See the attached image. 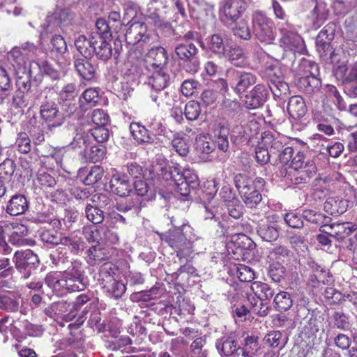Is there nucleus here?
<instances>
[{"mask_svg":"<svg viewBox=\"0 0 357 357\" xmlns=\"http://www.w3.org/2000/svg\"><path fill=\"white\" fill-rule=\"evenodd\" d=\"M149 172L151 178L174 182L176 190L184 197L188 196L199 184L198 176L192 169L185 168L181 171L178 165L169 164L162 159L154 163Z\"/></svg>","mask_w":357,"mask_h":357,"instance_id":"nucleus-1","label":"nucleus"},{"mask_svg":"<svg viewBox=\"0 0 357 357\" xmlns=\"http://www.w3.org/2000/svg\"><path fill=\"white\" fill-rule=\"evenodd\" d=\"M192 232L189 225H183L181 227L170 229L164 234L162 239L166 241L176 252L177 257L182 258L189 256L193 251V238L187 236Z\"/></svg>","mask_w":357,"mask_h":357,"instance_id":"nucleus-2","label":"nucleus"},{"mask_svg":"<svg viewBox=\"0 0 357 357\" xmlns=\"http://www.w3.org/2000/svg\"><path fill=\"white\" fill-rule=\"evenodd\" d=\"M48 287L57 294H63L64 291L68 292L82 291L86 288L84 278L68 276L59 273H50L45 279Z\"/></svg>","mask_w":357,"mask_h":357,"instance_id":"nucleus-3","label":"nucleus"},{"mask_svg":"<svg viewBox=\"0 0 357 357\" xmlns=\"http://www.w3.org/2000/svg\"><path fill=\"white\" fill-rule=\"evenodd\" d=\"M174 53L179 63L188 73L197 72L199 67V50L188 40L178 43L174 47Z\"/></svg>","mask_w":357,"mask_h":357,"instance_id":"nucleus-4","label":"nucleus"},{"mask_svg":"<svg viewBox=\"0 0 357 357\" xmlns=\"http://www.w3.org/2000/svg\"><path fill=\"white\" fill-rule=\"evenodd\" d=\"M280 46L285 50L295 53L304 54L306 51L304 40L297 33L292 30L289 24L280 27Z\"/></svg>","mask_w":357,"mask_h":357,"instance_id":"nucleus-5","label":"nucleus"},{"mask_svg":"<svg viewBox=\"0 0 357 357\" xmlns=\"http://www.w3.org/2000/svg\"><path fill=\"white\" fill-rule=\"evenodd\" d=\"M245 10L243 0H225L220 3L219 17L225 24L229 25L242 19Z\"/></svg>","mask_w":357,"mask_h":357,"instance_id":"nucleus-6","label":"nucleus"},{"mask_svg":"<svg viewBox=\"0 0 357 357\" xmlns=\"http://www.w3.org/2000/svg\"><path fill=\"white\" fill-rule=\"evenodd\" d=\"M125 38L128 44L135 46L137 48H143L145 45H150L153 43V38L147 33V27L144 23L135 22L130 25L125 34Z\"/></svg>","mask_w":357,"mask_h":357,"instance_id":"nucleus-7","label":"nucleus"},{"mask_svg":"<svg viewBox=\"0 0 357 357\" xmlns=\"http://www.w3.org/2000/svg\"><path fill=\"white\" fill-rule=\"evenodd\" d=\"M256 38L261 43H271L275 39V35L271 22L264 14L256 12L252 18Z\"/></svg>","mask_w":357,"mask_h":357,"instance_id":"nucleus-8","label":"nucleus"},{"mask_svg":"<svg viewBox=\"0 0 357 357\" xmlns=\"http://www.w3.org/2000/svg\"><path fill=\"white\" fill-rule=\"evenodd\" d=\"M335 73L342 79L347 94L351 98L357 97V63L349 68L345 64H341L337 68Z\"/></svg>","mask_w":357,"mask_h":357,"instance_id":"nucleus-9","label":"nucleus"},{"mask_svg":"<svg viewBox=\"0 0 357 357\" xmlns=\"http://www.w3.org/2000/svg\"><path fill=\"white\" fill-rule=\"evenodd\" d=\"M40 115L50 129L61 126L63 123V119L57 104L52 100L46 98L41 102Z\"/></svg>","mask_w":357,"mask_h":357,"instance_id":"nucleus-10","label":"nucleus"},{"mask_svg":"<svg viewBox=\"0 0 357 357\" xmlns=\"http://www.w3.org/2000/svg\"><path fill=\"white\" fill-rule=\"evenodd\" d=\"M227 75L231 87L237 93H244L257 82L256 76L251 73L231 69L227 71Z\"/></svg>","mask_w":357,"mask_h":357,"instance_id":"nucleus-11","label":"nucleus"},{"mask_svg":"<svg viewBox=\"0 0 357 357\" xmlns=\"http://www.w3.org/2000/svg\"><path fill=\"white\" fill-rule=\"evenodd\" d=\"M215 347L222 357H252V353L238 346L231 337H222L218 339Z\"/></svg>","mask_w":357,"mask_h":357,"instance_id":"nucleus-12","label":"nucleus"},{"mask_svg":"<svg viewBox=\"0 0 357 357\" xmlns=\"http://www.w3.org/2000/svg\"><path fill=\"white\" fill-rule=\"evenodd\" d=\"M14 261L17 269L24 272V278H28L39 264L37 255L31 250L16 251L14 255Z\"/></svg>","mask_w":357,"mask_h":357,"instance_id":"nucleus-13","label":"nucleus"},{"mask_svg":"<svg viewBox=\"0 0 357 357\" xmlns=\"http://www.w3.org/2000/svg\"><path fill=\"white\" fill-rule=\"evenodd\" d=\"M204 188H206V190L203 192V198L208 202V204L204 206L206 213L205 219H213L219 227H222L219 217V215H221V213L219 211V207L215 206L213 203L211 202L218 191L215 182L213 181H207L204 185Z\"/></svg>","mask_w":357,"mask_h":357,"instance_id":"nucleus-14","label":"nucleus"},{"mask_svg":"<svg viewBox=\"0 0 357 357\" xmlns=\"http://www.w3.org/2000/svg\"><path fill=\"white\" fill-rule=\"evenodd\" d=\"M280 227L275 216H269L261 220L257 227L259 236L266 241H273L279 236Z\"/></svg>","mask_w":357,"mask_h":357,"instance_id":"nucleus-15","label":"nucleus"},{"mask_svg":"<svg viewBox=\"0 0 357 357\" xmlns=\"http://www.w3.org/2000/svg\"><path fill=\"white\" fill-rule=\"evenodd\" d=\"M234 182L241 197L245 196L249 191L260 189L265 183L262 178H252L243 174H236L234 178Z\"/></svg>","mask_w":357,"mask_h":357,"instance_id":"nucleus-16","label":"nucleus"},{"mask_svg":"<svg viewBox=\"0 0 357 357\" xmlns=\"http://www.w3.org/2000/svg\"><path fill=\"white\" fill-rule=\"evenodd\" d=\"M168 59V54L165 48L160 46L152 47L146 55L147 68L149 70L165 69Z\"/></svg>","mask_w":357,"mask_h":357,"instance_id":"nucleus-17","label":"nucleus"},{"mask_svg":"<svg viewBox=\"0 0 357 357\" xmlns=\"http://www.w3.org/2000/svg\"><path fill=\"white\" fill-rule=\"evenodd\" d=\"M268 90L264 84H257L245 96V105L248 109H253L260 107L266 101Z\"/></svg>","mask_w":357,"mask_h":357,"instance_id":"nucleus-18","label":"nucleus"},{"mask_svg":"<svg viewBox=\"0 0 357 357\" xmlns=\"http://www.w3.org/2000/svg\"><path fill=\"white\" fill-rule=\"evenodd\" d=\"M215 144L206 135H200L196 138L195 153L200 161L208 162L213 159L212 153L215 149Z\"/></svg>","mask_w":357,"mask_h":357,"instance_id":"nucleus-19","label":"nucleus"},{"mask_svg":"<svg viewBox=\"0 0 357 357\" xmlns=\"http://www.w3.org/2000/svg\"><path fill=\"white\" fill-rule=\"evenodd\" d=\"M356 229V227L354 225L349 222H344L333 223L331 225L328 224L327 226H326L321 231L338 241H344Z\"/></svg>","mask_w":357,"mask_h":357,"instance_id":"nucleus-20","label":"nucleus"},{"mask_svg":"<svg viewBox=\"0 0 357 357\" xmlns=\"http://www.w3.org/2000/svg\"><path fill=\"white\" fill-rule=\"evenodd\" d=\"M29 206L26 197L23 195L16 194L8 200L6 212L10 215L17 216L25 213Z\"/></svg>","mask_w":357,"mask_h":357,"instance_id":"nucleus-21","label":"nucleus"},{"mask_svg":"<svg viewBox=\"0 0 357 357\" xmlns=\"http://www.w3.org/2000/svg\"><path fill=\"white\" fill-rule=\"evenodd\" d=\"M282 139L283 137L280 135H277V136H275L268 131L264 132L261 135V144L268 148L273 160L284 148Z\"/></svg>","mask_w":357,"mask_h":357,"instance_id":"nucleus-22","label":"nucleus"},{"mask_svg":"<svg viewBox=\"0 0 357 357\" xmlns=\"http://www.w3.org/2000/svg\"><path fill=\"white\" fill-rule=\"evenodd\" d=\"M97 38V35H90L89 37L80 35L75 39V45L83 57H91L94 55Z\"/></svg>","mask_w":357,"mask_h":357,"instance_id":"nucleus-23","label":"nucleus"},{"mask_svg":"<svg viewBox=\"0 0 357 357\" xmlns=\"http://www.w3.org/2000/svg\"><path fill=\"white\" fill-rule=\"evenodd\" d=\"M152 71L153 73L148 82L152 90L165 89L171 82V76L168 70L165 68Z\"/></svg>","mask_w":357,"mask_h":357,"instance_id":"nucleus-24","label":"nucleus"},{"mask_svg":"<svg viewBox=\"0 0 357 357\" xmlns=\"http://www.w3.org/2000/svg\"><path fill=\"white\" fill-rule=\"evenodd\" d=\"M74 66L77 73L83 79L91 80L94 78L96 67L88 59V57L75 58Z\"/></svg>","mask_w":357,"mask_h":357,"instance_id":"nucleus-25","label":"nucleus"},{"mask_svg":"<svg viewBox=\"0 0 357 357\" xmlns=\"http://www.w3.org/2000/svg\"><path fill=\"white\" fill-rule=\"evenodd\" d=\"M131 135L139 145L150 144L153 142V136L149 130L139 123L132 122L130 125Z\"/></svg>","mask_w":357,"mask_h":357,"instance_id":"nucleus-26","label":"nucleus"},{"mask_svg":"<svg viewBox=\"0 0 357 357\" xmlns=\"http://www.w3.org/2000/svg\"><path fill=\"white\" fill-rule=\"evenodd\" d=\"M110 188L112 192L120 196L126 197L130 195L131 186L125 176L114 174L110 180Z\"/></svg>","mask_w":357,"mask_h":357,"instance_id":"nucleus-27","label":"nucleus"},{"mask_svg":"<svg viewBox=\"0 0 357 357\" xmlns=\"http://www.w3.org/2000/svg\"><path fill=\"white\" fill-rule=\"evenodd\" d=\"M348 206V200L338 197H329L324 203V210L332 215L342 214Z\"/></svg>","mask_w":357,"mask_h":357,"instance_id":"nucleus-28","label":"nucleus"},{"mask_svg":"<svg viewBox=\"0 0 357 357\" xmlns=\"http://www.w3.org/2000/svg\"><path fill=\"white\" fill-rule=\"evenodd\" d=\"M287 110L294 119L303 117L307 112V107L303 98L300 96H292L289 100Z\"/></svg>","mask_w":357,"mask_h":357,"instance_id":"nucleus-29","label":"nucleus"},{"mask_svg":"<svg viewBox=\"0 0 357 357\" xmlns=\"http://www.w3.org/2000/svg\"><path fill=\"white\" fill-rule=\"evenodd\" d=\"M318 76L300 77L297 83L298 87L301 91L307 94L318 91L321 86V80Z\"/></svg>","mask_w":357,"mask_h":357,"instance_id":"nucleus-30","label":"nucleus"},{"mask_svg":"<svg viewBox=\"0 0 357 357\" xmlns=\"http://www.w3.org/2000/svg\"><path fill=\"white\" fill-rule=\"evenodd\" d=\"M233 34L238 38L248 40L251 38V31L248 22L245 19H241L229 25Z\"/></svg>","mask_w":357,"mask_h":357,"instance_id":"nucleus-31","label":"nucleus"},{"mask_svg":"<svg viewBox=\"0 0 357 357\" xmlns=\"http://www.w3.org/2000/svg\"><path fill=\"white\" fill-rule=\"evenodd\" d=\"M295 70L298 79H299L300 77L319 75L318 65L315 62L306 59H302L300 61Z\"/></svg>","mask_w":357,"mask_h":357,"instance_id":"nucleus-32","label":"nucleus"},{"mask_svg":"<svg viewBox=\"0 0 357 357\" xmlns=\"http://www.w3.org/2000/svg\"><path fill=\"white\" fill-rule=\"evenodd\" d=\"M316 167L314 164H310L306 167L299 169V170H290L289 175L291 176V180L296 184L306 183L315 174Z\"/></svg>","mask_w":357,"mask_h":357,"instance_id":"nucleus-33","label":"nucleus"},{"mask_svg":"<svg viewBox=\"0 0 357 357\" xmlns=\"http://www.w3.org/2000/svg\"><path fill=\"white\" fill-rule=\"evenodd\" d=\"M229 128L226 124L220 123L214 130V144L223 151H226L229 148Z\"/></svg>","mask_w":357,"mask_h":357,"instance_id":"nucleus-34","label":"nucleus"},{"mask_svg":"<svg viewBox=\"0 0 357 357\" xmlns=\"http://www.w3.org/2000/svg\"><path fill=\"white\" fill-rule=\"evenodd\" d=\"M303 218L312 224L320 226L322 230L327 226L330 218L312 209H306L303 212Z\"/></svg>","mask_w":357,"mask_h":357,"instance_id":"nucleus-35","label":"nucleus"},{"mask_svg":"<svg viewBox=\"0 0 357 357\" xmlns=\"http://www.w3.org/2000/svg\"><path fill=\"white\" fill-rule=\"evenodd\" d=\"M107 254L100 244L91 246L87 250L86 261L91 266H94L107 259Z\"/></svg>","mask_w":357,"mask_h":357,"instance_id":"nucleus-36","label":"nucleus"},{"mask_svg":"<svg viewBox=\"0 0 357 357\" xmlns=\"http://www.w3.org/2000/svg\"><path fill=\"white\" fill-rule=\"evenodd\" d=\"M97 43L94 47V54H96L98 59L106 61L112 56V46L106 41V38H102L99 35H97Z\"/></svg>","mask_w":357,"mask_h":357,"instance_id":"nucleus-37","label":"nucleus"},{"mask_svg":"<svg viewBox=\"0 0 357 357\" xmlns=\"http://www.w3.org/2000/svg\"><path fill=\"white\" fill-rule=\"evenodd\" d=\"M250 289L255 294L256 298L261 300H267L273 297L274 291L266 283L256 281L251 284Z\"/></svg>","mask_w":357,"mask_h":357,"instance_id":"nucleus-38","label":"nucleus"},{"mask_svg":"<svg viewBox=\"0 0 357 357\" xmlns=\"http://www.w3.org/2000/svg\"><path fill=\"white\" fill-rule=\"evenodd\" d=\"M228 58L231 63L236 67H245L248 65L247 56L243 48L235 46L231 47Z\"/></svg>","mask_w":357,"mask_h":357,"instance_id":"nucleus-39","label":"nucleus"},{"mask_svg":"<svg viewBox=\"0 0 357 357\" xmlns=\"http://www.w3.org/2000/svg\"><path fill=\"white\" fill-rule=\"evenodd\" d=\"M26 56L24 54L20 46L15 47L8 53V60L12 63V65L15 70H21L22 68H26Z\"/></svg>","mask_w":357,"mask_h":357,"instance_id":"nucleus-40","label":"nucleus"},{"mask_svg":"<svg viewBox=\"0 0 357 357\" xmlns=\"http://www.w3.org/2000/svg\"><path fill=\"white\" fill-rule=\"evenodd\" d=\"M79 89L75 83L65 84L59 92L60 102L75 101L79 95Z\"/></svg>","mask_w":357,"mask_h":357,"instance_id":"nucleus-41","label":"nucleus"},{"mask_svg":"<svg viewBox=\"0 0 357 357\" xmlns=\"http://www.w3.org/2000/svg\"><path fill=\"white\" fill-rule=\"evenodd\" d=\"M273 303L278 311H287L292 306L293 301L289 293L280 291L275 295Z\"/></svg>","mask_w":357,"mask_h":357,"instance_id":"nucleus-42","label":"nucleus"},{"mask_svg":"<svg viewBox=\"0 0 357 357\" xmlns=\"http://www.w3.org/2000/svg\"><path fill=\"white\" fill-rule=\"evenodd\" d=\"M107 296L118 299L121 298L126 292V284L121 281L112 280L110 282L104 286Z\"/></svg>","mask_w":357,"mask_h":357,"instance_id":"nucleus-43","label":"nucleus"},{"mask_svg":"<svg viewBox=\"0 0 357 357\" xmlns=\"http://www.w3.org/2000/svg\"><path fill=\"white\" fill-rule=\"evenodd\" d=\"M16 70V86L19 91L28 92L31 86V78L27 68H22Z\"/></svg>","mask_w":357,"mask_h":357,"instance_id":"nucleus-44","label":"nucleus"},{"mask_svg":"<svg viewBox=\"0 0 357 357\" xmlns=\"http://www.w3.org/2000/svg\"><path fill=\"white\" fill-rule=\"evenodd\" d=\"M208 46L211 51L219 56H222L225 53L224 39L219 33L213 34L208 38Z\"/></svg>","mask_w":357,"mask_h":357,"instance_id":"nucleus-45","label":"nucleus"},{"mask_svg":"<svg viewBox=\"0 0 357 357\" xmlns=\"http://www.w3.org/2000/svg\"><path fill=\"white\" fill-rule=\"evenodd\" d=\"M51 52L56 56H63L68 51V46L64 38L60 36L55 34L51 39L50 45Z\"/></svg>","mask_w":357,"mask_h":357,"instance_id":"nucleus-46","label":"nucleus"},{"mask_svg":"<svg viewBox=\"0 0 357 357\" xmlns=\"http://www.w3.org/2000/svg\"><path fill=\"white\" fill-rule=\"evenodd\" d=\"M150 97L158 107H164L171 105L172 97L165 89L152 90Z\"/></svg>","mask_w":357,"mask_h":357,"instance_id":"nucleus-47","label":"nucleus"},{"mask_svg":"<svg viewBox=\"0 0 357 357\" xmlns=\"http://www.w3.org/2000/svg\"><path fill=\"white\" fill-rule=\"evenodd\" d=\"M142 201L139 198H129L125 203H117L116 209L123 213L133 210L135 213L138 214L142 207Z\"/></svg>","mask_w":357,"mask_h":357,"instance_id":"nucleus-48","label":"nucleus"},{"mask_svg":"<svg viewBox=\"0 0 357 357\" xmlns=\"http://www.w3.org/2000/svg\"><path fill=\"white\" fill-rule=\"evenodd\" d=\"M0 308L9 312H16L19 309V301L13 295L0 294Z\"/></svg>","mask_w":357,"mask_h":357,"instance_id":"nucleus-49","label":"nucleus"},{"mask_svg":"<svg viewBox=\"0 0 357 357\" xmlns=\"http://www.w3.org/2000/svg\"><path fill=\"white\" fill-rule=\"evenodd\" d=\"M86 218L93 224L101 223L104 220V213L102 210L91 204H87L85 208Z\"/></svg>","mask_w":357,"mask_h":357,"instance_id":"nucleus-50","label":"nucleus"},{"mask_svg":"<svg viewBox=\"0 0 357 357\" xmlns=\"http://www.w3.org/2000/svg\"><path fill=\"white\" fill-rule=\"evenodd\" d=\"M60 244L68 246L72 252L77 253L80 250H83L84 243L79 237L76 236H62Z\"/></svg>","mask_w":357,"mask_h":357,"instance_id":"nucleus-51","label":"nucleus"},{"mask_svg":"<svg viewBox=\"0 0 357 357\" xmlns=\"http://www.w3.org/2000/svg\"><path fill=\"white\" fill-rule=\"evenodd\" d=\"M103 169L98 165L93 166L83 180L86 185H91L96 183L103 176Z\"/></svg>","mask_w":357,"mask_h":357,"instance_id":"nucleus-52","label":"nucleus"},{"mask_svg":"<svg viewBox=\"0 0 357 357\" xmlns=\"http://www.w3.org/2000/svg\"><path fill=\"white\" fill-rule=\"evenodd\" d=\"M82 233L89 243L100 244L101 236H100L99 227L93 225L84 226L82 229Z\"/></svg>","mask_w":357,"mask_h":357,"instance_id":"nucleus-53","label":"nucleus"},{"mask_svg":"<svg viewBox=\"0 0 357 357\" xmlns=\"http://www.w3.org/2000/svg\"><path fill=\"white\" fill-rule=\"evenodd\" d=\"M282 333L278 331H273L265 335L264 342L271 348H280L282 349L284 344L281 345Z\"/></svg>","mask_w":357,"mask_h":357,"instance_id":"nucleus-54","label":"nucleus"},{"mask_svg":"<svg viewBox=\"0 0 357 357\" xmlns=\"http://www.w3.org/2000/svg\"><path fill=\"white\" fill-rule=\"evenodd\" d=\"M324 297L328 304H340L344 300L343 294L332 287L326 288Z\"/></svg>","mask_w":357,"mask_h":357,"instance_id":"nucleus-55","label":"nucleus"},{"mask_svg":"<svg viewBox=\"0 0 357 357\" xmlns=\"http://www.w3.org/2000/svg\"><path fill=\"white\" fill-rule=\"evenodd\" d=\"M184 114L189 121H195L201 114L199 103L195 100L189 101L185 107Z\"/></svg>","mask_w":357,"mask_h":357,"instance_id":"nucleus-56","label":"nucleus"},{"mask_svg":"<svg viewBox=\"0 0 357 357\" xmlns=\"http://www.w3.org/2000/svg\"><path fill=\"white\" fill-rule=\"evenodd\" d=\"M333 320L335 327L342 331L350 328L349 316L343 312L337 311L333 314Z\"/></svg>","mask_w":357,"mask_h":357,"instance_id":"nucleus-57","label":"nucleus"},{"mask_svg":"<svg viewBox=\"0 0 357 357\" xmlns=\"http://www.w3.org/2000/svg\"><path fill=\"white\" fill-rule=\"evenodd\" d=\"M106 155V148L102 144L92 146L87 153L88 159L92 162L102 160Z\"/></svg>","mask_w":357,"mask_h":357,"instance_id":"nucleus-58","label":"nucleus"},{"mask_svg":"<svg viewBox=\"0 0 357 357\" xmlns=\"http://www.w3.org/2000/svg\"><path fill=\"white\" fill-rule=\"evenodd\" d=\"M229 202L225 204L229 215L234 219L240 218L243 213V206L241 204L240 201L237 199L229 200Z\"/></svg>","mask_w":357,"mask_h":357,"instance_id":"nucleus-59","label":"nucleus"},{"mask_svg":"<svg viewBox=\"0 0 357 357\" xmlns=\"http://www.w3.org/2000/svg\"><path fill=\"white\" fill-rule=\"evenodd\" d=\"M245 204L249 208H255L261 201L262 197L259 189L249 191L245 196L241 197Z\"/></svg>","mask_w":357,"mask_h":357,"instance_id":"nucleus-60","label":"nucleus"},{"mask_svg":"<svg viewBox=\"0 0 357 357\" xmlns=\"http://www.w3.org/2000/svg\"><path fill=\"white\" fill-rule=\"evenodd\" d=\"M70 265L66 269L61 271V274L68 276H77L84 278V269L80 261L75 260L70 262Z\"/></svg>","mask_w":357,"mask_h":357,"instance_id":"nucleus-61","label":"nucleus"},{"mask_svg":"<svg viewBox=\"0 0 357 357\" xmlns=\"http://www.w3.org/2000/svg\"><path fill=\"white\" fill-rule=\"evenodd\" d=\"M206 344V340L203 337L196 338L191 344V356L195 357H207L208 351L206 349H203L204 346Z\"/></svg>","mask_w":357,"mask_h":357,"instance_id":"nucleus-62","label":"nucleus"},{"mask_svg":"<svg viewBox=\"0 0 357 357\" xmlns=\"http://www.w3.org/2000/svg\"><path fill=\"white\" fill-rule=\"evenodd\" d=\"M40 236L42 241L51 245L60 244L62 238L61 234L54 230H43Z\"/></svg>","mask_w":357,"mask_h":357,"instance_id":"nucleus-63","label":"nucleus"},{"mask_svg":"<svg viewBox=\"0 0 357 357\" xmlns=\"http://www.w3.org/2000/svg\"><path fill=\"white\" fill-rule=\"evenodd\" d=\"M15 145L22 153H27L31 149V139L26 132H20L16 139Z\"/></svg>","mask_w":357,"mask_h":357,"instance_id":"nucleus-64","label":"nucleus"}]
</instances>
